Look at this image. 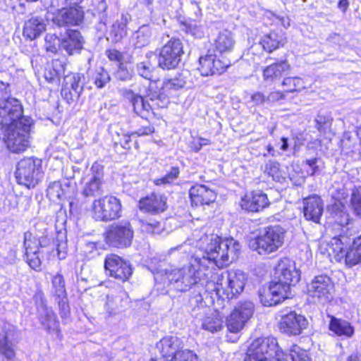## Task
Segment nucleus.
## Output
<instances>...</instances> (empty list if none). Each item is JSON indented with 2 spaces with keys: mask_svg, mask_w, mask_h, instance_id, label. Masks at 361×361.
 I'll return each mask as SVG.
<instances>
[{
  "mask_svg": "<svg viewBox=\"0 0 361 361\" xmlns=\"http://www.w3.org/2000/svg\"><path fill=\"white\" fill-rule=\"evenodd\" d=\"M114 76L117 80L126 81L131 78L132 73L123 63H120Z\"/></svg>",
  "mask_w": 361,
  "mask_h": 361,
  "instance_id": "nucleus-58",
  "label": "nucleus"
},
{
  "mask_svg": "<svg viewBox=\"0 0 361 361\" xmlns=\"http://www.w3.org/2000/svg\"><path fill=\"white\" fill-rule=\"evenodd\" d=\"M44 40V48L48 52L56 54L61 47V39L54 34H47Z\"/></svg>",
  "mask_w": 361,
  "mask_h": 361,
  "instance_id": "nucleus-45",
  "label": "nucleus"
},
{
  "mask_svg": "<svg viewBox=\"0 0 361 361\" xmlns=\"http://www.w3.org/2000/svg\"><path fill=\"white\" fill-rule=\"evenodd\" d=\"M300 280L299 271L296 269L295 263L288 259L281 260L275 271V279L273 281L276 284L283 286L290 295L291 286H294Z\"/></svg>",
  "mask_w": 361,
  "mask_h": 361,
  "instance_id": "nucleus-12",
  "label": "nucleus"
},
{
  "mask_svg": "<svg viewBox=\"0 0 361 361\" xmlns=\"http://www.w3.org/2000/svg\"><path fill=\"white\" fill-rule=\"evenodd\" d=\"M39 251L32 252L31 248H27V253H25V258L29 266L35 269L38 270L41 267V259L39 257Z\"/></svg>",
  "mask_w": 361,
  "mask_h": 361,
  "instance_id": "nucleus-50",
  "label": "nucleus"
},
{
  "mask_svg": "<svg viewBox=\"0 0 361 361\" xmlns=\"http://www.w3.org/2000/svg\"><path fill=\"white\" fill-rule=\"evenodd\" d=\"M126 97L133 107V111L142 118L147 119L152 112V106L149 101L148 96L145 98L134 93L132 90L128 91Z\"/></svg>",
  "mask_w": 361,
  "mask_h": 361,
  "instance_id": "nucleus-25",
  "label": "nucleus"
},
{
  "mask_svg": "<svg viewBox=\"0 0 361 361\" xmlns=\"http://www.w3.org/2000/svg\"><path fill=\"white\" fill-rule=\"evenodd\" d=\"M186 31L197 38H202L204 36L203 27L196 22L190 23L185 25Z\"/></svg>",
  "mask_w": 361,
  "mask_h": 361,
  "instance_id": "nucleus-57",
  "label": "nucleus"
},
{
  "mask_svg": "<svg viewBox=\"0 0 361 361\" xmlns=\"http://www.w3.org/2000/svg\"><path fill=\"white\" fill-rule=\"evenodd\" d=\"M95 221L108 222L121 216V203L113 195L94 199L87 209Z\"/></svg>",
  "mask_w": 361,
  "mask_h": 361,
  "instance_id": "nucleus-6",
  "label": "nucleus"
},
{
  "mask_svg": "<svg viewBox=\"0 0 361 361\" xmlns=\"http://www.w3.org/2000/svg\"><path fill=\"white\" fill-rule=\"evenodd\" d=\"M267 102L269 103H275L285 98V94L283 92L280 91H274L271 93L266 97Z\"/></svg>",
  "mask_w": 361,
  "mask_h": 361,
  "instance_id": "nucleus-63",
  "label": "nucleus"
},
{
  "mask_svg": "<svg viewBox=\"0 0 361 361\" xmlns=\"http://www.w3.org/2000/svg\"><path fill=\"white\" fill-rule=\"evenodd\" d=\"M350 205L356 215L361 218V186L353 190Z\"/></svg>",
  "mask_w": 361,
  "mask_h": 361,
  "instance_id": "nucleus-48",
  "label": "nucleus"
},
{
  "mask_svg": "<svg viewBox=\"0 0 361 361\" xmlns=\"http://www.w3.org/2000/svg\"><path fill=\"white\" fill-rule=\"evenodd\" d=\"M361 261V249L358 245H355V239L353 242V247H350L345 255V262L348 267H353Z\"/></svg>",
  "mask_w": 361,
  "mask_h": 361,
  "instance_id": "nucleus-42",
  "label": "nucleus"
},
{
  "mask_svg": "<svg viewBox=\"0 0 361 361\" xmlns=\"http://www.w3.org/2000/svg\"><path fill=\"white\" fill-rule=\"evenodd\" d=\"M166 200L164 195L152 192L140 200L138 207L143 212L156 215L166 210Z\"/></svg>",
  "mask_w": 361,
  "mask_h": 361,
  "instance_id": "nucleus-21",
  "label": "nucleus"
},
{
  "mask_svg": "<svg viewBox=\"0 0 361 361\" xmlns=\"http://www.w3.org/2000/svg\"><path fill=\"white\" fill-rule=\"evenodd\" d=\"M202 246V255H195L201 262L205 263L204 269L211 271V266L224 267L238 258L240 245L233 238L222 239L217 235L207 236Z\"/></svg>",
  "mask_w": 361,
  "mask_h": 361,
  "instance_id": "nucleus-1",
  "label": "nucleus"
},
{
  "mask_svg": "<svg viewBox=\"0 0 361 361\" xmlns=\"http://www.w3.org/2000/svg\"><path fill=\"white\" fill-rule=\"evenodd\" d=\"M341 207L343 205L340 202V243H343L341 237L349 236L352 235V220L350 219L349 215L341 211Z\"/></svg>",
  "mask_w": 361,
  "mask_h": 361,
  "instance_id": "nucleus-41",
  "label": "nucleus"
},
{
  "mask_svg": "<svg viewBox=\"0 0 361 361\" xmlns=\"http://www.w3.org/2000/svg\"><path fill=\"white\" fill-rule=\"evenodd\" d=\"M16 178L19 184L34 188L43 177L42 160L35 157L20 159L16 169Z\"/></svg>",
  "mask_w": 361,
  "mask_h": 361,
  "instance_id": "nucleus-8",
  "label": "nucleus"
},
{
  "mask_svg": "<svg viewBox=\"0 0 361 361\" xmlns=\"http://www.w3.org/2000/svg\"><path fill=\"white\" fill-rule=\"evenodd\" d=\"M94 83L98 88H103L111 80L109 73L102 67L97 68L93 76Z\"/></svg>",
  "mask_w": 361,
  "mask_h": 361,
  "instance_id": "nucleus-46",
  "label": "nucleus"
},
{
  "mask_svg": "<svg viewBox=\"0 0 361 361\" xmlns=\"http://www.w3.org/2000/svg\"><path fill=\"white\" fill-rule=\"evenodd\" d=\"M264 171L276 181H279L281 177L279 164L277 161H268Z\"/></svg>",
  "mask_w": 361,
  "mask_h": 361,
  "instance_id": "nucleus-54",
  "label": "nucleus"
},
{
  "mask_svg": "<svg viewBox=\"0 0 361 361\" xmlns=\"http://www.w3.org/2000/svg\"><path fill=\"white\" fill-rule=\"evenodd\" d=\"M286 43V37L281 32H271L265 35L260 41L263 49L271 53Z\"/></svg>",
  "mask_w": 361,
  "mask_h": 361,
  "instance_id": "nucleus-32",
  "label": "nucleus"
},
{
  "mask_svg": "<svg viewBox=\"0 0 361 361\" xmlns=\"http://www.w3.org/2000/svg\"><path fill=\"white\" fill-rule=\"evenodd\" d=\"M327 317L330 319L329 324V331L334 335H338V319L329 313L327 314Z\"/></svg>",
  "mask_w": 361,
  "mask_h": 361,
  "instance_id": "nucleus-64",
  "label": "nucleus"
},
{
  "mask_svg": "<svg viewBox=\"0 0 361 361\" xmlns=\"http://www.w3.org/2000/svg\"><path fill=\"white\" fill-rule=\"evenodd\" d=\"M166 92H149L148 96L149 101L152 106V112H154L156 109L165 108L169 103L168 96Z\"/></svg>",
  "mask_w": 361,
  "mask_h": 361,
  "instance_id": "nucleus-40",
  "label": "nucleus"
},
{
  "mask_svg": "<svg viewBox=\"0 0 361 361\" xmlns=\"http://www.w3.org/2000/svg\"><path fill=\"white\" fill-rule=\"evenodd\" d=\"M51 295L58 303L61 318H67L70 314L65 281L61 274H57L51 279Z\"/></svg>",
  "mask_w": 361,
  "mask_h": 361,
  "instance_id": "nucleus-18",
  "label": "nucleus"
},
{
  "mask_svg": "<svg viewBox=\"0 0 361 361\" xmlns=\"http://www.w3.org/2000/svg\"><path fill=\"white\" fill-rule=\"evenodd\" d=\"M23 246L25 248V253H27V248H28V246L31 248L32 252H37L39 251V246H42V244L40 240H38L33 237L31 232L27 231L24 233Z\"/></svg>",
  "mask_w": 361,
  "mask_h": 361,
  "instance_id": "nucleus-49",
  "label": "nucleus"
},
{
  "mask_svg": "<svg viewBox=\"0 0 361 361\" xmlns=\"http://www.w3.org/2000/svg\"><path fill=\"white\" fill-rule=\"evenodd\" d=\"M354 331L353 326L348 322L340 319V336L351 337L354 334Z\"/></svg>",
  "mask_w": 361,
  "mask_h": 361,
  "instance_id": "nucleus-59",
  "label": "nucleus"
},
{
  "mask_svg": "<svg viewBox=\"0 0 361 361\" xmlns=\"http://www.w3.org/2000/svg\"><path fill=\"white\" fill-rule=\"evenodd\" d=\"M33 121L30 117H23L18 122L7 126L6 143L13 153H20L30 146V130Z\"/></svg>",
  "mask_w": 361,
  "mask_h": 361,
  "instance_id": "nucleus-5",
  "label": "nucleus"
},
{
  "mask_svg": "<svg viewBox=\"0 0 361 361\" xmlns=\"http://www.w3.org/2000/svg\"><path fill=\"white\" fill-rule=\"evenodd\" d=\"M254 312L255 305L252 301H239L226 319L228 330L232 333H238L241 331L251 319Z\"/></svg>",
  "mask_w": 361,
  "mask_h": 361,
  "instance_id": "nucleus-10",
  "label": "nucleus"
},
{
  "mask_svg": "<svg viewBox=\"0 0 361 361\" xmlns=\"http://www.w3.org/2000/svg\"><path fill=\"white\" fill-rule=\"evenodd\" d=\"M323 209L322 200L317 196H311L303 200L304 216L308 221L319 223Z\"/></svg>",
  "mask_w": 361,
  "mask_h": 361,
  "instance_id": "nucleus-27",
  "label": "nucleus"
},
{
  "mask_svg": "<svg viewBox=\"0 0 361 361\" xmlns=\"http://www.w3.org/2000/svg\"><path fill=\"white\" fill-rule=\"evenodd\" d=\"M334 286L330 277L326 275L315 276L308 286L307 291L310 296L316 298L319 302L325 303L332 299Z\"/></svg>",
  "mask_w": 361,
  "mask_h": 361,
  "instance_id": "nucleus-15",
  "label": "nucleus"
},
{
  "mask_svg": "<svg viewBox=\"0 0 361 361\" xmlns=\"http://www.w3.org/2000/svg\"><path fill=\"white\" fill-rule=\"evenodd\" d=\"M235 41L232 33L225 30L218 35L214 41L215 51L221 54H226L232 51Z\"/></svg>",
  "mask_w": 361,
  "mask_h": 361,
  "instance_id": "nucleus-33",
  "label": "nucleus"
},
{
  "mask_svg": "<svg viewBox=\"0 0 361 361\" xmlns=\"http://www.w3.org/2000/svg\"><path fill=\"white\" fill-rule=\"evenodd\" d=\"M278 361H310L307 351L298 347L285 353L282 350V355L279 356Z\"/></svg>",
  "mask_w": 361,
  "mask_h": 361,
  "instance_id": "nucleus-38",
  "label": "nucleus"
},
{
  "mask_svg": "<svg viewBox=\"0 0 361 361\" xmlns=\"http://www.w3.org/2000/svg\"><path fill=\"white\" fill-rule=\"evenodd\" d=\"M128 303V297L124 292L118 295H108L105 305L106 310L109 314H116Z\"/></svg>",
  "mask_w": 361,
  "mask_h": 361,
  "instance_id": "nucleus-34",
  "label": "nucleus"
},
{
  "mask_svg": "<svg viewBox=\"0 0 361 361\" xmlns=\"http://www.w3.org/2000/svg\"><path fill=\"white\" fill-rule=\"evenodd\" d=\"M205 263L201 262L197 257H192L188 265L165 272L169 286L179 292L187 291L192 288H202L209 283L211 271L204 269Z\"/></svg>",
  "mask_w": 361,
  "mask_h": 361,
  "instance_id": "nucleus-2",
  "label": "nucleus"
},
{
  "mask_svg": "<svg viewBox=\"0 0 361 361\" xmlns=\"http://www.w3.org/2000/svg\"><path fill=\"white\" fill-rule=\"evenodd\" d=\"M130 20V14H122L111 25L107 39L114 43L121 42L128 34V25Z\"/></svg>",
  "mask_w": 361,
  "mask_h": 361,
  "instance_id": "nucleus-29",
  "label": "nucleus"
},
{
  "mask_svg": "<svg viewBox=\"0 0 361 361\" xmlns=\"http://www.w3.org/2000/svg\"><path fill=\"white\" fill-rule=\"evenodd\" d=\"M286 230L279 225L265 227L250 243V247L259 255H268L276 252L283 246Z\"/></svg>",
  "mask_w": 361,
  "mask_h": 361,
  "instance_id": "nucleus-4",
  "label": "nucleus"
},
{
  "mask_svg": "<svg viewBox=\"0 0 361 361\" xmlns=\"http://www.w3.org/2000/svg\"><path fill=\"white\" fill-rule=\"evenodd\" d=\"M202 328L211 332L217 331L221 328V321L216 317H207L202 322Z\"/></svg>",
  "mask_w": 361,
  "mask_h": 361,
  "instance_id": "nucleus-53",
  "label": "nucleus"
},
{
  "mask_svg": "<svg viewBox=\"0 0 361 361\" xmlns=\"http://www.w3.org/2000/svg\"><path fill=\"white\" fill-rule=\"evenodd\" d=\"M156 348L166 360L171 361L184 350V343L177 336H165L157 343Z\"/></svg>",
  "mask_w": 361,
  "mask_h": 361,
  "instance_id": "nucleus-19",
  "label": "nucleus"
},
{
  "mask_svg": "<svg viewBox=\"0 0 361 361\" xmlns=\"http://www.w3.org/2000/svg\"><path fill=\"white\" fill-rule=\"evenodd\" d=\"M164 46L159 50L158 66L164 70L176 68L183 54V46L180 39L163 36Z\"/></svg>",
  "mask_w": 361,
  "mask_h": 361,
  "instance_id": "nucleus-9",
  "label": "nucleus"
},
{
  "mask_svg": "<svg viewBox=\"0 0 361 361\" xmlns=\"http://www.w3.org/2000/svg\"><path fill=\"white\" fill-rule=\"evenodd\" d=\"M282 85L287 87L288 92L300 91L305 87L303 80L299 77H287L282 82Z\"/></svg>",
  "mask_w": 361,
  "mask_h": 361,
  "instance_id": "nucleus-44",
  "label": "nucleus"
},
{
  "mask_svg": "<svg viewBox=\"0 0 361 361\" xmlns=\"http://www.w3.org/2000/svg\"><path fill=\"white\" fill-rule=\"evenodd\" d=\"M290 70V66L286 60L274 63L266 67L263 71V76L265 80H280L283 75Z\"/></svg>",
  "mask_w": 361,
  "mask_h": 361,
  "instance_id": "nucleus-31",
  "label": "nucleus"
},
{
  "mask_svg": "<svg viewBox=\"0 0 361 361\" xmlns=\"http://www.w3.org/2000/svg\"><path fill=\"white\" fill-rule=\"evenodd\" d=\"M189 73L183 71L178 73L173 78L165 80L163 82L161 89L164 92H170L184 87L187 84V78Z\"/></svg>",
  "mask_w": 361,
  "mask_h": 361,
  "instance_id": "nucleus-36",
  "label": "nucleus"
},
{
  "mask_svg": "<svg viewBox=\"0 0 361 361\" xmlns=\"http://www.w3.org/2000/svg\"><path fill=\"white\" fill-rule=\"evenodd\" d=\"M35 297L39 298L41 301L40 304L37 305V316L41 325L49 333L57 331L59 328V322L56 314L51 308L44 304L42 294L36 295Z\"/></svg>",
  "mask_w": 361,
  "mask_h": 361,
  "instance_id": "nucleus-22",
  "label": "nucleus"
},
{
  "mask_svg": "<svg viewBox=\"0 0 361 361\" xmlns=\"http://www.w3.org/2000/svg\"><path fill=\"white\" fill-rule=\"evenodd\" d=\"M46 30L44 20L40 17H32L25 22L23 28V35L32 40L38 37Z\"/></svg>",
  "mask_w": 361,
  "mask_h": 361,
  "instance_id": "nucleus-30",
  "label": "nucleus"
},
{
  "mask_svg": "<svg viewBox=\"0 0 361 361\" xmlns=\"http://www.w3.org/2000/svg\"><path fill=\"white\" fill-rule=\"evenodd\" d=\"M282 288L283 286L276 284L272 281L267 288L260 290L259 298L262 305L267 307L274 306L290 298L291 295Z\"/></svg>",
  "mask_w": 361,
  "mask_h": 361,
  "instance_id": "nucleus-24",
  "label": "nucleus"
},
{
  "mask_svg": "<svg viewBox=\"0 0 361 361\" xmlns=\"http://www.w3.org/2000/svg\"><path fill=\"white\" fill-rule=\"evenodd\" d=\"M83 184L82 195L85 197H96L104 193L103 168L99 164H93L90 173L82 179Z\"/></svg>",
  "mask_w": 361,
  "mask_h": 361,
  "instance_id": "nucleus-13",
  "label": "nucleus"
},
{
  "mask_svg": "<svg viewBox=\"0 0 361 361\" xmlns=\"http://www.w3.org/2000/svg\"><path fill=\"white\" fill-rule=\"evenodd\" d=\"M141 229L147 233L158 235L163 231V227L161 223L157 221H153L152 222L142 221Z\"/></svg>",
  "mask_w": 361,
  "mask_h": 361,
  "instance_id": "nucleus-51",
  "label": "nucleus"
},
{
  "mask_svg": "<svg viewBox=\"0 0 361 361\" xmlns=\"http://www.w3.org/2000/svg\"><path fill=\"white\" fill-rule=\"evenodd\" d=\"M282 355V350L273 337L258 338L250 344L245 359L255 361H278Z\"/></svg>",
  "mask_w": 361,
  "mask_h": 361,
  "instance_id": "nucleus-7",
  "label": "nucleus"
},
{
  "mask_svg": "<svg viewBox=\"0 0 361 361\" xmlns=\"http://www.w3.org/2000/svg\"><path fill=\"white\" fill-rule=\"evenodd\" d=\"M106 54L109 60L118 62L119 64L122 63L121 61L123 59V55L119 51L116 49H109L106 51Z\"/></svg>",
  "mask_w": 361,
  "mask_h": 361,
  "instance_id": "nucleus-61",
  "label": "nucleus"
},
{
  "mask_svg": "<svg viewBox=\"0 0 361 361\" xmlns=\"http://www.w3.org/2000/svg\"><path fill=\"white\" fill-rule=\"evenodd\" d=\"M0 353L7 359H11L15 355L12 344L8 343L6 335L0 334Z\"/></svg>",
  "mask_w": 361,
  "mask_h": 361,
  "instance_id": "nucleus-52",
  "label": "nucleus"
},
{
  "mask_svg": "<svg viewBox=\"0 0 361 361\" xmlns=\"http://www.w3.org/2000/svg\"><path fill=\"white\" fill-rule=\"evenodd\" d=\"M84 11L82 7L63 8L54 14L53 23L58 27L76 25L82 22Z\"/></svg>",
  "mask_w": 361,
  "mask_h": 361,
  "instance_id": "nucleus-20",
  "label": "nucleus"
},
{
  "mask_svg": "<svg viewBox=\"0 0 361 361\" xmlns=\"http://www.w3.org/2000/svg\"><path fill=\"white\" fill-rule=\"evenodd\" d=\"M154 35V30L149 25H142L133 34L134 44L137 48L147 46Z\"/></svg>",
  "mask_w": 361,
  "mask_h": 361,
  "instance_id": "nucleus-37",
  "label": "nucleus"
},
{
  "mask_svg": "<svg viewBox=\"0 0 361 361\" xmlns=\"http://www.w3.org/2000/svg\"><path fill=\"white\" fill-rule=\"evenodd\" d=\"M71 188V182L54 181L49 183L47 192L48 197L52 200H61L65 197Z\"/></svg>",
  "mask_w": 361,
  "mask_h": 361,
  "instance_id": "nucleus-35",
  "label": "nucleus"
},
{
  "mask_svg": "<svg viewBox=\"0 0 361 361\" xmlns=\"http://www.w3.org/2000/svg\"><path fill=\"white\" fill-rule=\"evenodd\" d=\"M198 70L203 76L220 75L231 66V61L224 58H217L216 55L207 54L199 59Z\"/></svg>",
  "mask_w": 361,
  "mask_h": 361,
  "instance_id": "nucleus-17",
  "label": "nucleus"
},
{
  "mask_svg": "<svg viewBox=\"0 0 361 361\" xmlns=\"http://www.w3.org/2000/svg\"><path fill=\"white\" fill-rule=\"evenodd\" d=\"M83 78L80 73L66 75L63 86H69L68 87L73 89V90H75L82 93L84 86Z\"/></svg>",
  "mask_w": 361,
  "mask_h": 361,
  "instance_id": "nucleus-43",
  "label": "nucleus"
},
{
  "mask_svg": "<svg viewBox=\"0 0 361 361\" xmlns=\"http://www.w3.org/2000/svg\"><path fill=\"white\" fill-rule=\"evenodd\" d=\"M308 325L309 322L307 318L295 311H290L281 315L279 322V328L281 332L288 336L301 334L308 327Z\"/></svg>",
  "mask_w": 361,
  "mask_h": 361,
  "instance_id": "nucleus-14",
  "label": "nucleus"
},
{
  "mask_svg": "<svg viewBox=\"0 0 361 361\" xmlns=\"http://www.w3.org/2000/svg\"><path fill=\"white\" fill-rule=\"evenodd\" d=\"M53 70H56L61 75H64L66 63L60 59H54L50 65Z\"/></svg>",
  "mask_w": 361,
  "mask_h": 361,
  "instance_id": "nucleus-62",
  "label": "nucleus"
},
{
  "mask_svg": "<svg viewBox=\"0 0 361 361\" xmlns=\"http://www.w3.org/2000/svg\"><path fill=\"white\" fill-rule=\"evenodd\" d=\"M68 87L69 86H63L61 95L67 103L71 104L78 99L81 92L76 91L75 90H73V89L69 88Z\"/></svg>",
  "mask_w": 361,
  "mask_h": 361,
  "instance_id": "nucleus-56",
  "label": "nucleus"
},
{
  "mask_svg": "<svg viewBox=\"0 0 361 361\" xmlns=\"http://www.w3.org/2000/svg\"><path fill=\"white\" fill-rule=\"evenodd\" d=\"M246 280V274L240 270L226 271L216 274L209 281L207 287L209 290H214L216 295H225L229 300L243 292Z\"/></svg>",
  "mask_w": 361,
  "mask_h": 361,
  "instance_id": "nucleus-3",
  "label": "nucleus"
},
{
  "mask_svg": "<svg viewBox=\"0 0 361 361\" xmlns=\"http://www.w3.org/2000/svg\"><path fill=\"white\" fill-rule=\"evenodd\" d=\"M104 269L110 276L125 281L131 276L130 265L117 255H107L104 260Z\"/></svg>",
  "mask_w": 361,
  "mask_h": 361,
  "instance_id": "nucleus-16",
  "label": "nucleus"
},
{
  "mask_svg": "<svg viewBox=\"0 0 361 361\" xmlns=\"http://www.w3.org/2000/svg\"><path fill=\"white\" fill-rule=\"evenodd\" d=\"M154 67L149 61H143L137 65V70L140 76L151 80L152 78V71Z\"/></svg>",
  "mask_w": 361,
  "mask_h": 361,
  "instance_id": "nucleus-55",
  "label": "nucleus"
},
{
  "mask_svg": "<svg viewBox=\"0 0 361 361\" xmlns=\"http://www.w3.org/2000/svg\"><path fill=\"white\" fill-rule=\"evenodd\" d=\"M180 170L178 166H171L170 170L167 171L166 174L160 178L154 180V183L156 185H161L169 184L176 180L179 176Z\"/></svg>",
  "mask_w": 361,
  "mask_h": 361,
  "instance_id": "nucleus-47",
  "label": "nucleus"
},
{
  "mask_svg": "<svg viewBox=\"0 0 361 361\" xmlns=\"http://www.w3.org/2000/svg\"><path fill=\"white\" fill-rule=\"evenodd\" d=\"M269 204L267 195L260 190L246 194L240 201L241 208L248 212H259L268 207Z\"/></svg>",
  "mask_w": 361,
  "mask_h": 361,
  "instance_id": "nucleus-23",
  "label": "nucleus"
},
{
  "mask_svg": "<svg viewBox=\"0 0 361 361\" xmlns=\"http://www.w3.org/2000/svg\"><path fill=\"white\" fill-rule=\"evenodd\" d=\"M83 38L79 31L68 30L66 35L61 39V48L69 55H73L80 52L83 47Z\"/></svg>",
  "mask_w": 361,
  "mask_h": 361,
  "instance_id": "nucleus-28",
  "label": "nucleus"
},
{
  "mask_svg": "<svg viewBox=\"0 0 361 361\" xmlns=\"http://www.w3.org/2000/svg\"><path fill=\"white\" fill-rule=\"evenodd\" d=\"M189 195L192 204L195 206L209 204L214 202L216 198L215 192L204 185H196L191 187Z\"/></svg>",
  "mask_w": 361,
  "mask_h": 361,
  "instance_id": "nucleus-26",
  "label": "nucleus"
},
{
  "mask_svg": "<svg viewBox=\"0 0 361 361\" xmlns=\"http://www.w3.org/2000/svg\"><path fill=\"white\" fill-rule=\"evenodd\" d=\"M193 290L191 292L189 303L192 307L194 309L196 307H204L205 303L203 300V293L206 292H214V290H211L208 289L207 283H205L204 286H203V290L202 288H192Z\"/></svg>",
  "mask_w": 361,
  "mask_h": 361,
  "instance_id": "nucleus-39",
  "label": "nucleus"
},
{
  "mask_svg": "<svg viewBox=\"0 0 361 361\" xmlns=\"http://www.w3.org/2000/svg\"><path fill=\"white\" fill-rule=\"evenodd\" d=\"M61 75L53 70L50 65H48L44 71V78L46 80L49 82H52L55 80H58Z\"/></svg>",
  "mask_w": 361,
  "mask_h": 361,
  "instance_id": "nucleus-60",
  "label": "nucleus"
},
{
  "mask_svg": "<svg viewBox=\"0 0 361 361\" xmlns=\"http://www.w3.org/2000/svg\"><path fill=\"white\" fill-rule=\"evenodd\" d=\"M133 238V230L128 221L114 223L109 226L106 232V242L113 247H129Z\"/></svg>",
  "mask_w": 361,
  "mask_h": 361,
  "instance_id": "nucleus-11",
  "label": "nucleus"
}]
</instances>
